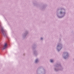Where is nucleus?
Masks as SVG:
<instances>
[{
  "label": "nucleus",
  "instance_id": "1",
  "mask_svg": "<svg viewBox=\"0 0 74 74\" xmlns=\"http://www.w3.org/2000/svg\"><path fill=\"white\" fill-rule=\"evenodd\" d=\"M7 47V44H5L3 46V47H2V49H4L5 48H6Z\"/></svg>",
  "mask_w": 74,
  "mask_h": 74
},
{
  "label": "nucleus",
  "instance_id": "2",
  "mask_svg": "<svg viewBox=\"0 0 74 74\" xmlns=\"http://www.w3.org/2000/svg\"><path fill=\"white\" fill-rule=\"evenodd\" d=\"M38 60H36L35 61L36 63H37V62H38Z\"/></svg>",
  "mask_w": 74,
  "mask_h": 74
},
{
  "label": "nucleus",
  "instance_id": "3",
  "mask_svg": "<svg viewBox=\"0 0 74 74\" xmlns=\"http://www.w3.org/2000/svg\"><path fill=\"white\" fill-rule=\"evenodd\" d=\"M53 60H50V62H53Z\"/></svg>",
  "mask_w": 74,
  "mask_h": 74
},
{
  "label": "nucleus",
  "instance_id": "4",
  "mask_svg": "<svg viewBox=\"0 0 74 74\" xmlns=\"http://www.w3.org/2000/svg\"><path fill=\"white\" fill-rule=\"evenodd\" d=\"M1 31L2 32V33H3V32H4V30H3V29H1Z\"/></svg>",
  "mask_w": 74,
  "mask_h": 74
},
{
  "label": "nucleus",
  "instance_id": "5",
  "mask_svg": "<svg viewBox=\"0 0 74 74\" xmlns=\"http://www.w3.org/2000/svg\"><path fill=\"white\" fill-rule=\"evenodd\" d=\"M60 14H62V12H60Z\"/></svg>",
  "mask_w": 74,
  "mask_h": 74
},
{
  "label": "nucleus",
  "instance_id": "6",
  "mask_svg": "<svg viewBox=\"0 0 74 74\" xmlns=\"http://www.w3.org/2000/svg\"><path fill=\"white\" fill-rule=\"evenodd\" d=\"M42 38H41V40H42Z\"/></svg>",
  "mask_w": 74,
  "mask_h": 74
},
{
  "label": "nucleus",
  "instance_id": "7",
  "mask_svg": "<svg viewBox=\"0 0 74 74\" xmlns=\"http://www.w3.org/2000/svg\"><path fill=\"white\" fill-rule=\"evenodd\" d=\"M59 45H58V47H59Z\"/></svg>",
  "mask_w": 74,
  "mask_h": 74
},
{
  "label": "nucleus",
  "instance_id": "8",
  "mask_svg": "<svg viewBox=\"0 0 74 74\" xmlns=\"http://www.w3.org/2000/svg\"><path fill=\"white\" fill-rule=\"evenodd\" d=\"M64 59H65V57H64Z\"/></svg>",
  "mask_w": 74,
  "mask_h": 74
}]
</instances>
